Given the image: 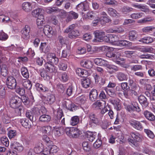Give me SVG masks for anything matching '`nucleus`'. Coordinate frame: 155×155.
<instances>
[{
	"mask_svg": "<svg viewBox=\"0 0 155 155\" xmlns=\"http://www.w3.org/2000/svg\"><path fill=\"white\" fill-rule=\"evenodd\" d=\"M30 28L29 26L25 25V27L21 30V37L25 40L28 39L30 37Z\"/></svg>",
	"mask_w": 155,
	"mask_h": 155,
	"instance_id": "obj_7",
	"label": "nucleus"
},
{
	"mask_svg": "<svg viewBox=\"0 0 155 155\" xmlns=\"http://www.w3.org/2000/svg\"><path fill=\"white\" fill-rule=\"evenodd\" d=\"M130 85V89L129 91L130 94H134L135 95V91L136 90L135 83L132 80H129Z\"/></svg>",
	"mask_w": 155,
	"mask_h": 155,
	"instance_id": "obj_35",
	"label": "nucleus"
},
{
	"mask_svg": "<svg viewBox=\"0 0 155 155\" xmlns=\"http://www.w3.org/2000/svg\"><path fill=\"white\" fill-rule=\"evenodd\" d=\"M79 119L78 116H75L72 117L70 121V124L73 126L77 125L79 123Z\"/></svg>",
	"mask_w": 155,
	"mask_h": 155,
	"instance_id": "obj_42",
	"label": "nucleus"
},
{
	"mask_svg": "<svg viewBox=\"0 0 155 155\" xmlns=\"http://www.w3.org/2000/svg\"><path fill=\"white\" fill-rule=\"evenodd\" d=\"M55 115L56 116L57 119L60 120L63 117V114L62 110L60 109H58Z\"/></svg>",
	"mask_w": 155,
	"mask_h": 155,
	"instance_id": "obj_62",
	"label": "nucleus"
},
{
	"mask_svg": "<svg viewBox=\"0 0 155 155\" xmlns=\"http://www.w3.org/2000/svg\"><path fill=\"white\" fill-rule=\"evenodd\" d=\"M103 89L107 93L110 97H114L115 96L116 94L114 89L109 88L107 87H104Z\"/></svg>",
	"mask_w": 155,
	"mask_h": 155,
	"instance_id": "obj_40",
	"label": "nucleus"
},
{
	"mask_svg": "<svg viewBox=\"0 0 155 155\" xmlns=\"http://www.w3.org/2000/svg\"><path fill=\"white\" fill-rule=\"evenodd\" d=\"M1 73L4 76H5L7 74V67L6 65L3 64L1 67Z\"/></svg>",
	"mask_w": 155,
	"mask_h": 155,
	"instance_id": "obj_49",
	"label": "nucleus"
},
{
	"mask_svg": "<svg viewBox=\"0 0 155 155\" xmlns=\"http://www.w3.org/2000/svg\"><path fill=\"white\" fill-rule=\"evenodd\" d=\"M12 148L15 150H16L18 152L22 151L23 150V146L18 142H14L12 145Z\"/></svg>",
	"mask_w": 155,
	"mask_h": 155,
	"instance_id": "obj_25",
	"label": "nucleus"
},
{
	"mask_svg": "<svg viewBox=\"0 0 155 155\" xmlns=\"http://www.w3.org/2000/svg\"><path fill=\"white\" fill-rule=\"evenodd\" d=\"M116 77L120 81H126L127 79V75L121 72H118Z\"/></svg>",
	"mask_w": 155,
	"mask_h": 155,
	"instance_id": "obj_33",
	"label": "nucleus"
},
{
	"mask_svg": "<svg viewBox=\"0 0 155 155\" xmlns=\"http://www.w3.org/2000/svg\"><path fill=\"white\" fill-rule=\"evenodd\" d=\"M44 11L42 8H38L33 10L31 14L34 17L38 18L40 17L41 15H43V14Z\"/></svg>",
	"mask_w": 155,
	"mask_h": 155,
	"instance_id": "obj_14",
	"label": "nucleus"
},
{
	"mask_svg": "<svg viewBox=\"0 0 155 155\" xmlns=\"http://www.w3.org/2000/svg\"><path fill=\"white\" fill-rule=\"evenodd\" d=\"M117 45L120 47L128 46L130 45V42L125 40L119 41L117 43Z\"/></svg>",
	"mask_w": 155,
	"mask_h": 155,
	"instance_id": "obj_44",
	"label": "nucleus"
},
{
	"mask_svg": "<svg viewBox=\"0 0 155 155\" xmlns=\"http://www.w3.org/2000/svg\"><path fill=\"white\" fill-rule=\"evenodd\" d=\"M74 87L71 85L68 87L66 91V94L68 96H71L74 91Z\"/></svg>",
	"mask_w": 155,
	"mask_h": 155,
	"instance_id": "obj_60",
	"label": "nucleus"
},
{
	"mask_svg": "<svg viewBox=\"0 0 155 155\" xmlns=\"http://www.w3.org/2000/svg\"><path fill=\"white\" fill-rule=\"evenodd\" d=\"M142 31L146 33H153L155 34V27L152 26L146 27L143 28Z\"/></svg>",
	"mask_w": 155,
	"mask_h": 155,
	"instance_id": "obj_37",
	"label": "nucleus"
},
{
	"mask_svg": "<svg viewBox=\"0 0 155 155\" xmlns=\"http://www.w3.org/2000/svg\"><path fill=\"white\" fill-rule=\"evenodd\" d=\"M8 38V35L2 31H0V40L5 41Z\"/></svg>",
	"mask_w": 155,
	"mask_h": 155,
	"instance_id": "obj_64",
	"label": "nucleus"
},
{
	"mask_svg": "<svg viewBox=\"0 0 155 155\" xmlns=\"http://www.w3.org/2000/svg\"><path fill=\"white\" fill-rule=\"evenodd\" d=\"M135 54V52L133 51H122L115 52L114 53L109 51L107 52L106 55L107 57L111 58L114 62L119 64H120L121 61L124 60L123 58H120V56L130 58L134 56Z\"/></svg>",
	"mask_w": 155,
	"mask_h": 155,
	"instance_id": "obj_1",
	"label": "nucleus"
},
{
	"mask_svg": "<svg viewBox=\"0 0 155 155\" xmlns=\"http://www.w3.org/2000/svg\"><path fill=\"white\" fill-rule=\"evenodd\" d=\"M21 72L23 77L28 78L29 77V73L27 69L24 67H22L21 69Z\"/></svg>",
	"mask_w": 155,
	"mask_h": 155,
	"instance_id": "obj_48",
	"label": "nucleus"
},
{
	"mask_svg": "<svg viewBox=\"0 0 155 155\" xmlns=\"http://www.w3.org/2000/svg\"><path fill=\"white\" fill-rule=\"evenodd\" d=\"M33 4L29 2H25L22 4V8L26 12H29L33 8Z\"/></svg>",
	"mask_w": 155,
	"mask_h": 155,
	"instance_id": "obj_16",
	"label": "nucleus"
},
{
	"mask_svg": "<svg viewBox=\"0 0 155 155\" xmlns=\"http://www.w3.org/2000/svg\"><path fill=\"white\" fill-rule=\"evenodd\" d=\"M108 13L111 16L114 17H118L119 14L117 11L113 8H109L108 9Z\"/></svg>",
	"mask_w": 155,
	"mask_h": 155,
	"instance_id": "obj_38",
	"label": "nucleus"
},
{
	"mask_svg": "<svg viewBox=\"0 0 155 155\" xmlns=\"http://www.w3.org/2000/svg\"><path fill=\"white\" fill-rule=\"evenodd\" d=\"M16 92L20 95L24 96L25 93V90L22 87L17 86L16 89Z\"/></svg>",
	"mask_w": 155,
	"mask_h": 155,
	"instance_id": "obj_50",
	"label": "nucleus"
},
{
	"mask_svg": "<svg viewBox=\"0 0 155 155\" xmlns=\"http://www.w3.org/2000/svg\"><path fill=\"white\" fill-rule=\"evenodd\" d=\"M63 128L60 127L55 128L54 129V134L55 136H59L63 133Z\"/></svg>",
	"mask_w": 155,
	"mask_h": 155,
	"instance_id": "obj_51",
	"label": "nucleus"
},
{
	"mask_svg": "<svg viewBox=\"0 0 155 155\" xmlns=\"http://www.w3.org/2000/svg\"><path fill=\"white\" fill-rule=\"evenodd\" d=\"M35 87L37 90L39 91H45L47 90V88L44 87L41 84L36 83Z\"/></svg>",
	"mask_w": 155,
	"mask_h": 155,
	"instance_id": "obj_56",
	"label": "nucleus"
},
{
	"mask_svg": "<svg viewBox=\"0 0 155 155\" xmlns=\"http://www.w3.org/2000/svg\"><path fill=\"white\" fill-rule=\"evenodd\" d=\"M107 69L110 70H113L115 71H117L119 70V68L116 66L110 64H109L108 62L107 61V63H106V64L105 66Z\"/></svg>",
	"mask_w": 155,
	"mask_h": 155,
	"instance_id": "obj_53",
	"label": "nucleus"
},
{
	"mask_svg": "<svg viewBox=\"0 0 155 155\" xmlns=\"http://www.w3.org/2000/svg\"><path fill=\"white\" fill-rule=\"evenodd\" d=\"M104 106L103 104L99 101L94 102L92 104L93 108L96 110L101 109Z\"/></svg>",
	"mask_w": 155,
	"mask_h": 155,
	"instance_id": "obj_39",
	"label": "nucleus"
},
{
	"mask_svg": "<svg viewBox=\"0 0 155 155\" xmlns=\"http://www.w3.org/2000/svg\"><path fill=\"white\" fill-rule=\"evenodd\" d=\"M136 134L134 133H131V136L128 139V140L130 142V144L133 147L135 146Z\"/></svg>",
	"mask_w": 155,
	"mask_h": 155,
	"instance_id": "obj_43",
	"label": "nucleus"
},
{
	"mask_svg": "<svg viewBox=\"0 0 155 155\" xmlns=\"http://www.w3.org/2000/svg\"><path fill=\"white\" fill-rule=\"evenodd\" d=\"M94 14L92 12H89L83 16V18L85 19H91L94 16Z\"/></svg>",
	"mask_w": 155,
	"mask_h": 155,
	"instance_id": "obj_57",
	"label": "nucleus"
},
{
	"mask_svg": "<svg viewBox=\"0 0 155 155\" xmlns=\"http://www.w3.org/2000/svg\"><path fill=\"white\" fill-rule=\"evenodd\" d=\"M122 89L124 91V94L126 97H127L129 95H131L133 94H130L129 87L128 86L127 83L126 82L122 83L121 84Z\"/></svg>",
	"mask_w": 155,
	"mask_h": 155,
	"instance_id": "obj_12",
	"label": "nucleus"
},
{
	"mask_svg": "<svg viewBox=\"0 0 155 155\" xmlns=\"http://www.w3.org/2000/svg\"><path fill=\"white\" fill-rule=\"evenodd\" d=\"M48 62H47L44 65L45 68L47 71L50 73H52L55 71V67L53 65Z\"/></svg>",
	"mask_w": 155,
	"mask_h": 155,
	"instance_id": "obj_22",
	"label": "nucleus"
},
{
	"mask_svg": "<svg viewBox=\"0 0 155 155\" xmlns=\"http://www.w3.org/2000/svg\"><path fill=\"white\" fill-rule=\"evenodd\" d=\"M108 101L114 105V108L117 111H119L121 110V103L120 100L118 99H114L111 98Z\"/></svg>",
	"mask_w": 155,
	"mask_h": 155,
	"instance_id": "obj_10",
	"label": "nucleus"
},
{
	"mask_svg": "<svg viewBox=\"0 0 155 155\" xmlns=\"http://www.w3.org/2000/svg\"><path fill=\"white\" fill-rule=\"evenodd\" d=\"M138 100L141 105L143 104L145 106H147L148 102L147 101L146 98L143 95H140L138 97Z\"/></svg>",
	"mask_w": 155,
	"mask_h": 155,
	"instance_id": "obj_30",
	"label": "nucleus"
},
{
	"mask_svg": "<svg viewBox=\"0 0 155 155\" xmlns=\"http://www.w3.org/2000/svg\"><path fill=\"white\" fill-rule=\"evenodd\" d=\"M50 116L47 114H43L41 116L39 117V120L41 122H48L51 120Z\"/></svg>",
	"mask_w": 155,
	"mask_h": 155,
	"instance_id": "obj_45",
	"label": "nucleus"
},
{
	"mask_svg": "<svg viewBox=\"0 0 155 155\" xmlns=\"http://www.w3.org/2000/svg\"><path fill=\"white\" fill-rule=\"evenodd\" d=\"M43 31L45 34L47 36L50 34H52L53 33L52 27L48 25H46L44 26Z\"/></svg>",
	"mask_w": 155,
	"mask_h": 155,
	"instance_id": "obj_32",
	"label": "nucleus"
},
{
	"mask_svg": "<svg viewBox=\"0 0 155 155\" xmlns=\"http://www.w3.org/2000/svg\"><path fill=\"white\" fill-rule=\"evenodd\" d=\"M55 100V96L52 94L48 96L47 97H45L43 101L44 103L51 105L53 104Z\"/></svg>",
	"mask_w": 155,
	"mask_h": 155,
	"instance_id": "obj_13",
	"label": "nucleus"
},
{
	"mask_svg": "<svg viewBox=\"0 0 155 155\" xmlns=\"http://www.w3.org/2000/svg\"><path fill=\"white\" fill-rule=\"evenodd\" d=\"M89 98L92 101H94L97 99L98 92L95 89H92L89 93Z\"/></svg>",
	"mask_w": 155,
	"mask_h": 155,
	"instance_id": "obj_20",
	"label": "nucleus"
},
{
	"mask_svg": "<svg viewBox=\"0 0 155 155\" xmlns=\"http://www.w3.org/2000/svg\"><path fill=\"white\" fill-rule=\"evenodd\" d=\"M74 24L71 25L64 31V32L65 33L69 32L68 36L70 38H74L80 35V32L78 30H74Z\"/></svg>",
	"mask_w": 155,
	"mask_h": 155,
	"instance_id": "obj_5",
	"label": "nucleus"
},
{
	"mask_svg": "<svg viewBox=\"0 0 155 155\" xmlns=\"http://www.w3.org/2000/svg\"><path fill=\"white\" fill-rule=\"evenodd\" d=\"M124 106L125 108L129 112L132 113L135 111L136 107L132 104L129 105L124 103Z\"/></svg>",
	"mask_w": 155,
	"mask_h": 155,
	"instance_id": "obj_34",
	"label": "nucleus"
},
{
	"mask_svg": "<svg viewBox=\"0 0 155 155\" xmlns=\"http://www.w3.org/2000/svg\"><path fill=\"white\" fill-rule=\"evenodd\" d=\"M67 49L63 51L62 56L64 58H67L70 55L71 47L70 46H67Z\"/></svg>",
	"mask_w": 155,
	"mask_h": 155,
	"instance_id": "obj_47",
	"label": "nucleus"
},
{
	"mask_svg": "<svg viewBox=\"0 0 155 155\" xmlns=\"http://www.w3.org/2000/svg\"><path fill=\"white\" fill-rule=\"evenodd\" d=\"M17 133L15 130H10L8 133V137L10 139L14 138L16 135Z\"/></svg>",
	"mask_w": 155,
	"mask_h": 155,
	"instance_id": "obj_63",
	"label": "nucleus"
},
{
	"mask_svg": "<svg viewBox=\"0 0 155 155\" xmlns=\"http://www.w3.org/2000/svg\"><path fill=\"white\" fill-rule=\"evenodd\" d=\"M89 4L86 1L78 4L76 7L77 10L79 12L86 11L89 8Z\"/></svg>",
	"mask_w": 155,
	"mask_h": 155,
	"instance_id": "obj_9",
	"label": "nucleus"
},
{
	"mask_svg": "<svg viewBox=\"0 0 155 155\" xmlns=\"http://www.w3.org/2000/svg\"><path fill=\"white\" fill-rule=\"evenodd\" d=\"M81 64L83 67L89 69L92 67L93 64L91 61L84 60L81 61Z\"/></svg>",
	"mask_w": 155,
	"mask_h": 155,
	"instance_id": "obj_21",
	"label": "nucleus"
},
{
	"mask_svg": "<svg viewBox=\"0 0 155 155\" xmlns=\"http://www.w3.org/2000/svg\"><path fill=\"white\" fill-rule=\"evenodd\" d=\"M100 22L102 25H105L106 23L109 22L110 20L105 16H103L100 18Z\"/></svg>",
	"mask_w": 155,
	"mask_h": 155,
	"instance_id": "obj_54",
	"label": "nucleus"
},
{
	"mask_svg": "<svg viewBox=\"0 0 155 155\" xmlns=\"http://www.w3.org/2000/svg\"><path fill=\"white\" fill-rule=\"evenodd\" d=\"M1 141L2 143L5 146L7 147L9 145V142L7 137L3 136L1 138Z\"/></svg>",
	"mask_w": 155,
	"mask_h": 155,
	"instance_id": "obj_52",
	"label": "nucleus"
},
{
	"mask_svg": "<svg viewBox=\"0 0 155 155\" xmlns=\"http://www.w3.org/2000/svg\"><path fill=\"white\" fill-rule=\"evenodd\" d=\"M6 84L8 88L14 89L17 85L16 80L13 77L9 76L7 79Z\"/></svg>",
	"mask_w": 155,
	"mask_h": 155,
	"instance_id": "obj_6",
	"label": "nucleus"
},
{
	"mask_svg": "<svg viewBox=\"0 0 155 155\" xmlns=\"http://www.w3.org/2000/svg\"><path fill=\"white\" fill-rule=\"evenodd\" d=\"M18 121L24 127L26 128H30L31 127V122L25 119H20L18 120Z\"/></svg>",
	"mask_w": 155,
	"mask_h": 155,
	"instance_id": "obj_17",
	"label": "nucleus"
},
{
	"mask_svg": "<svg viewBox=\"0 0 155 155\" xmlns=\"http://www.w3.org/2000/svg\"><path fill=\"white\" fill-rule=\"evenodd\" d=\"M40 74L41 76L43 77L45 80H48L50 77L48 76L46 72L44 69H41L40 70Z\"/></svg>",
	"mask_w": 155,
	"mask_h": 155,
	"instance_id": "obj_61",
	"label": "nucleus"
},
{
	"mask_svg": "<svg viewBox=\"0 0 155 155\" xmlns=\"http://www.w3.org/2000/svg\"><path fill=\"white\" fill-rule=\"evenodd\" d=\"M143 114L146 118L149 121H155V115L151 112L146 110L144 112Z\"/></svg>",
	"mask_w": 155,
	"mask_h": 155,
	"instance_id": "obj_11",
	"label": "nucleus"
},
{
	"mask_svg": "<svg viewBox=\"0 0 155 155\" xmlns=\"http://www.w3.org/2000/svg\"><path fill=\"white\" fill-rule=\"evenodd\" d=\"M78 16V15L77 13L73 11L70 12L68 13L67 18L69 20H71L72 19H76Z\"/></svg>",
	"mask_w": 155,
	"mask_h": 155,
	"instance_id": "obj_41",
	"label": "nucleus"
},
{
	"mask_svg": "<svg viewBox=\"0 0 155 155\" xmlns=\"http://www.w3.org/2000/svg\"><path fill=\"white\" fill-rule=\"evenodd\" d=\"M40 130L43 134L49 135L52 130V128L50 126H47L41 127Z\"/></svg>",
	"mask_w": 155,
	"mask_h": 155,
	"instance_id": "obj_23",
	"label": "nucleus"
},
{
	"mask_svg": "<svg viewBox=\"0 0 155 155\" xmlns=\"http://www.w3.org/2000/svg\"><path fill=\"white\" fill-rule=\"evenodd\" d=\"M95 36L98 41H101L103 40V37L105 35V32L103 31H96L94 32Z\"/></svg>",
	"mask_w": 155,
	"mask_h": 155,
	"instance_id": "obj_28",
	"label": "nucleus"
},
{
	"mask_svg": "<svg viewBox=\"0 0 155 155\" xmlns=\"http://www.w3.org/2000/svg\"><path fill=\"white\" fill-rule=\"evenodd\" d=\"M94 61L95 64L98 65L105 67L107 61L102 58H96L94 59Z\"/></svg>",
	"mask_w": 155,
	"mask_h": 155,
	"instance_id": "obj_19",
	"label": "nucleus"
},
{
	"mask_svg": "<svg viewBox=\"0 0 155 155\" xmlns=\"http://www.w3.org/2000/svg\"><path fill=\"white\" fill-rule=\"evenodd\" d=\"M45 148L42 144L39 143L34 148V150L37 153L40 152L39 155H40V154L42 152L43 150Z\"/></svg>",
	"mask_w": 155,
	"mask_h": 155,
	"instance_id": "obj_36",
	"label": "nucleus"
},
{
	"mask_svg": "<svg viewBox=\"0 0 155 155\" xmlns=\"http://www.w3.org/2000/svg\"><path fill=\"white\" fill-rule=\"evenodd\" d=\"M45 22V19L44 15H41L40 17L37 18L36 23L38 28H42Z\"/></svg>",
	"mask_w": 155,
	"mask_h": 155,
	"instance_id": "obj_15",
	"label": "nucleus"
},
{
	"mask_svg": "<svg viewBox=\"0 0 155 155\" xmlns=\"http://www.w3.org/2000/svg\"><path fill=\"white\" fill-rule=\"evenodd\" d=\"M11 121V117L8 114L5 115L2 119L3 122L6 124L9 123Z\"/></svg>",
	"mask_w": 155,
	"mask_h": 155,
	"instance_id": "obj_59",
	"label": "nucleus"
},
{
	"mask_svg": "<svg viewBox=\"0 0 155 155\" xmlns=\"http://www.w3.org/2000/svg\"><path fill=\"white\" fill-rule=\"evenodd\" d=\"M109 35L110 37L109 43L117 45V43L119 41L118 37L117 36L111 34H109Z\"/></svg>",
	"mask_w": 155,
	"mask_h": 155,
	"instance_id": "obj_29",
	"label": "nucleus"
},
{
	"mask_svg": "<svg viewBox=\"0 0 155 155\" xmlns=\"http://www.w3.org/2000/svg\"><path fill=\"white\" fill-rule=\"evenodd\" d=\"M47 60L48 62L55 64H57L59 61L58 58L56 57L55 54L53 53H49L47 54Z\"/></svg>",
	"mask_w": 155,
	"mask_h": 155,
	"instance_id": "obj_8",
	"label": "nucleus"
},
{
	"mask_svg": "<svg viewBox=\"0 0 155 155\" xmlns=\"http://www.w3.org/2000/svg\"><path fill=\"white\" fill-rule=\"evenodd\" d=\"M63 129L67 135L70 138H75L79 136V130L76 128L67 127Z\"/></svg>",
	"mask_w": 155,
	"mask_h": 155,
	"instance_id": "obj_3",
	"label": "nucleus"
},
{
	"mask_svg": "<svg viewBox=\"0 0 155 155\" xmlns=\"http://www.w3.org/2000/svg\"><path fill=\"white\" fill-rule=\"evenodd\" d=\"M76 71V74L81 77H86L88 75L87 71L81 68H78Z\"/></svg>",
	"mask_w": 155,
	"mask_h": 155,
	"instance_id": "obj_26",
	"label": "nucleus"
},
{
	"mask_svg": "<svg viewBox=\"0 0 155 155\" xmlns=\"http://www.w3.org/2000/svg\"><path fill=\"white\" fill-rule=\"evenodd\" d=\"M91 84V81L88 78H85L82 80L81 84L83 87L87 88L89 87Z\"/></svg>",
	"mask_w": 155,
	"mask_h": 155,
	"instance_id": "obj_46",
	"label": "nucleus"
},
{
	"mask_svg": "<svg viewBox=\"0 0 155 155\" xmlns=\"http://www.w3.org/2000/svg\"><path fill=\"white\" fill-rule=\"evenodd\" d=\"M59 9L55 7H48L45 9V11L48 13H51L52 12H57Z\"/></svg>",
	"mask_w": 155,
	"mask_h": 155,
	"instance_id": "obj_55",
	"label": "nucleus"
},
{
	"mask_svg": "<svg viewBox=\"0 0 155 155\" xmlns=\"http://www.w3.org/2000/svg\"><path fill=\"white\" fill-rule=\"evenodd\" d=\"M21 82L22 85L25 89L29 90L31 88L32 85L29 80L22 79Z\"/></svg>",
	"mask_w": 155,
	"mask_h": 155,
	"instance_id": "obj_24",
	"label": "nucleus"
},
{
	"mask_svg": "<svg viewBox=\"0 0 155 155\" xmlns=\"http://www.w3.org/2000/svg\"><path fill=\"white\" fill-rule=\"evenodd\" d=\"M10 106L13 108H18L20 111H21L23 108L21 106V100L19 97L15 96L12 97L9 101Z\"/></svg>",
	"mask_w": 155,
	"mask_h": 155,
	"instance_id": "obj_2",
	"label": "nucleus"
},
{
	"mask_svg": "<svg viewBox=\"0 0 155 155\" xmlns=\"http://www.w3.org/2000/svg\"><path fill=\"white\" fill-rule=\"evenodd\" d=\"M97 133L88 131L87 132V138L90 141L92 142L96 137Z\"/></svg>",
	"mask_w": 155,
	"mask_h": 155,
	"instance_id": "obj_27",
	"label": "nucleus"
},
{
	"mask_svg": "<svg viewBox=\"0 0 155 155\" xmlns=\"http://www.w3.org/2000/svg\"><path fill=\"white\" fill-rule=\"evenodd\" d=\"M144 131L149 138L151 139H153L155 137V135L153 132L150 130L145 129Z\"/></svg>",
	"mask_w": 155,
	"mask_h": 155,
	"instance_id": "obj_58",
	"label": "nucleus"
},
{
	"mask_svg": "<svg viewBox=\"0 0 155 155\" xmlns=\"http://www.w3.org/2000/svg\"><path fill=\"white\" fill-rule=\"evenodd\" d=\"M40 49L42 52L47 53L50 51V47L47 45L46 43H43L41 44Z\"/></svg>",
	"mask_w": 155,
	"mask_h": 155,
	"instance_id": "obj_31",
	"label": "nucleus"
},
{
	"mask_svg": "<svg viewBox=\"0 0 155 155\" xmlns=\"http://www.w3.org/2000/svg\"><path fill=\"white\" fill-rule=\"evenodd\" d=\"M90 119L89 124L92 125L93 124H97L99 123V120L96 116L93 114H91L89 115Z\"/></svg>",
	"mask_w": 155,
	"mask_h": 155,
	"instance_id": "obj_18",
	"label": "nucleus"
},
{
	"mask_svg": "<svg viewBox=\"0 0 155 155\" xmlns=\"http://www.w3.org/2000/svg\"><path fill=\"white\" fill-rule=\"evenodd\" d=\"M58 150L59 149L57 146L54 145H50L45 147L40 155H54Z\"/></svg>",
	"mask_w": 155,
	"mask_h": 155,
	"instance_id": "obj_4",
	"label": "nucleus"
}]
</instances>
